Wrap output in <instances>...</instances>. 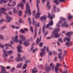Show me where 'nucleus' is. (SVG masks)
<instances>
[{
  "mask_svg": "<svg viewBox=\"0 0 73 73\" xmlns=\"http://www.w3.org/2000/svg\"><path fill=\"white\" fill-rule=\"evenodd\" d=\"M46 48L47 52L49 51L48 47H46V46H44L43 48H41V52L40 53V55L41 57L45 56V54H46V52H45Z\"/></svg>",
  "mask_w": 73,
  "mask_h": 73,
  "instance_id": "f257e3e1",
  "label": "nucleus"
},
{
  "mask_svg": "<svg viewBox=\"0 0 73 73\" xmlns=\"http://www.w3.org/2000/svg\"><path fill=\"white\" fill-rule=\"evenodd\" d=\"M36 0L37 3H38L36 4V7L37 9V11L38 13L36 14L35 17V18H36V19H38V18L40 17V15H41V11H40V9H39V7H38V3H40V1L39 0Z\"/></svg>",
  "mask_w": 73,
  "mask_h": 73,
  "instance_id": "f03ea898",
  "label": "nucleus"
},
{
  "mask_svg": "<svg viewBox=\"0 0 73 73\" xmlns=\"http://www.w3.org/2000/svg\"><path fill=\"white\" fill-rule=\"evenodd\" d=\"M26 9L27 11H25V15L24 16V18H25L27 17L26 14H27L28 15H31V14L30 7L28 2H26Z\"/></svg>",
  "mask_w": 73,
  "mask_h": 73,
  "instance_id": "7ed1b4c3",
  "label": "nucleus"
},
{
  "mask_svg": "<svg viewBox=\"0 0 73 73\" xmlns=\"http://www.w3.org/2000/svg\"><path fill=\"white\" fill-rule=\"evenodd\" d=\"M54 64L52 63H50V66H46L44 67V69H45L46 72L47 73H49V71L51 69H52V70H54Z\"/></svg>",
  "mask_w": 73,
  "mask_h": 73,
  "instance_id": "20e7f679",
  "label": "nucleus"
},
{
  "mask_svg": "<svg viewBox=\"0 0 73 73\" xmlns=\"http://www.w3.org/2000/svg\"><path fill=\"white\" fill-rule=\"evenodd\" d=\"M60 29L58 28L57 29H56V28L55 29L54 31L52 32V36L55 38L59 37L60 35L59 34H57V33H58V31H60Z\"/></svg>",
  "mask_w": 73,
  "mask_h": 73,
  "instance_id": "39448f33",
  "label": "nucleus"
},
{
  "mask_svg": "<svg viewBox=\"0 0 73 73\" xmlns=\"http://www.w3.org/2000/svg\"><path fill=\"white\" fill-rule=\"evenodd\" d=\"M12 9L11 7H7V9H6L5 8H1V9H0V17L1 16V13H4L5 15H8V14L5 12L4 11H7V10H11Z\"/></svg>",
  "mask_w": 73,
  "mask_h": 73,
  "instance_id": "423d86ee",
  "label": "nucleus"
},
{
  "mask_svg": "<svg viewBox=\"0 0 73 73\" xmlns=\"http://www.w3.org/2000/svg\"><path fill=\"white\" fill-rule=\"evenodd\" d=\"M73 34V32H70L68 33H66V35L67 36H68V37L65 38L64 39V41H66V40H67L68 41H70V40H71V37L70 36H72Z\"/></svg>",
  "mask_w": 73,
  "mask_h": 73,
  "instance_id": "0eeeda50",
  "label": "nucleus"
},
{
  "mask_svg": "<svg viewBox=\"0 0 73 73\" xmlns=\"http://www.w3.org/2000/svg\"><path fill=\"white\" fill-rule=\"evenodd\" d=\"M19 38H21L22 40H21V39H20L18 40V42H19L21 44H23V41H25L26 40V37L23 35H19Z\"/></svg>",
  "mask_w": 73,
  "mask_h": 73,
  "instance_id": "6e6552de",
  "label": "nucleus"
},
{
  "mask_svg": "<svg viewBox=\"0 0 73 73\" xmlns=\"http://www.w3.org/2000/svg\"><path fill=\"white\" fill-rule=\"evenodd\" d=\"M55 66H56L55 67L54 71L56 73H59V72H57L58 71V70H59L60 69V68H59L61 66V64H59V63H57L55 64Z\"/></svg>",
  "mask_w": 73,
  "mask_h": 73,
  "instance_id": "1a4fd4ad",
  "label": "nucleus"
},
{
  "mask_svg": "<svg viewBox=\"0 0 73 73\" xmlns=\"http://www.w3.org/2000/svg\"><path fill=\"white\" fill-rule=\"evenodd\" d=\"M12 38L13 41L11 40V44H13L15 42H18V35L16 36L15 38L12 37Z\"/></svg>",
  "mask_w": 73,
  "mask_h": 73,
  "instance_id": "9d476101",
  "label": "nucleus"
},
{
  "mask_svg": "<svg viewBox=\"0 0 73 73\" xmlns=\"http://www.w3.org/2000/svg\"><path fill=\"white\" fill-rule=\"evenodd\" d=\"M66 19L65 18L63 17H60V21H59L57 25V26L58 27H60L61 26L60 25V24L62 22H64V21H65Z\"/></svg>",
  "mask_w": 73,
  "mask_h": 73,
  "instance_id": "9b49d317",
  "label": "nucleus"
},
{
  "mask_svg": "<svg viewBox=\"0 0 73 73\" xmlns=\"http://www.w3.org/2000/svg\"><path fill=\"white\" fill-rule=\"evenodd\" d=\"M33 25H35V26H36V28H36V27H40V23H38L36 25V22H37L36 21H35V19L34 18H33Z\"/></svg>",
  "mask_w": 73,
  "mask_h": 73,
  "instance_id": "f8f14e48",
  "label": "nucleus"
},
{
  "mask_svg": "<svg viewBox=\"0 0 73 73\" xmlns=\"http://www.w3.org/2000/svg\"><path fill=\"white\" fill-rule=\"evenodd\" d=\"M21 3L20 4H19L17 6V7H21V9L22 10L23 9H24V3H23V2L22 1L21 2Z\"/></svg>",
  "mask_w": 73,
  "mask_h": 73,
  "instance_id": "ddd939ff",
  "label": "nucleus"
},
{
  "mask_svg": "<svg viewBox=\"0 0 73 73\" xmlns=\"http://www.w3.org/2000/svg\"><path fill=\"white\" fill-rule=\"evenodd\" d=\"M66 0H54V2L58 5L60 2H65Z\"/></svg>",
  "mask_w": 73,
  "mask_h": 73,
  "instance_id": "4468645a",
  "label": "nucleus"
},
{
  "mask_svg": "<svg viewBox=\"0 0 73 73\" xmlns=\"http://www.w3.org/2000/svg\"><path fill=\"white\" fill-rule=\"evenodd\" d=\"M46 19H47L46 16V15H44L42 16L40 18V20L41 21H44V20H46Z\"/></svg>",
  "mask_w": 73,
  "mask_h": 73,
  "instance_id": "2eb2a0df",
  "label": "nucleus"
},
{
  "mask_svg": "<svg viewBox=\"0 0 73 73\" xmlns=\"http://www.w3.org/2000/svg\"><path fill=\"white\" fill-rule=\"evenodd\" d=\"M1 68H2V73H9V72H6V70H5V67L2 66H1Z\"/></svg>",
  "mask_w": 73,
  "mask_h": 73,
  "instance_id": "dca6fc26",
  "label": "nucleus"
},
{
  "mask_svg": "<svg viewBox=\"0 0 73 73\" xmlns=\"http://www.w3.org/2000/svg\"><path fill=\"white\" fill-rule=\"evenodd\" d=\"M18 55L19 57L16 58L15 59V60L16 61H17H17H19L21 60V58H20V57H21V55H20V54L18 53Z\"/></svg>",
  "mask_w": 73,
  "mask_h": 73,
  "instance_id": "f3484780",
  "label": "nucleus"
},
{
  "mask_svg": "<svg viewBox=\"0 0 73 73\" xmlns=\"http://www.w3.org/2000/svg\"><path fill=\"white\" fill-rule=\"evenodd\" d=\"M3 52L5 54L3 55L4 57L5 58L4 60L5 61L6 60V58H5V56H8V54H7V52L5 51V50H3Z\"/></svg>",
  "mask_w": 73,
  "mask_h": 73,
  "instance_id": "a211bd4d",
  "label": "nucleus"
},
{
  "mask_svg": "<svg viewBox=\"0 0 73 73\" xmlns=\"http://www.w3.org/2000/svg\"><path fill=\"white\" fill-rule=\"evenodd\" d=\"M66 23H67V21H65L64 23L62 24V27H68L69 25L67 24Z\"/></svg>",
  "mask_w": 73,
  "mask_h": 73,
  "instance_id": "6ab92c4d",
  "label": "nucleus"
},
{
  "mask_svg": "<svg viewBox=\"0 0 73 73\" xmlns=\"http://www.w3.org/2000/svg\"><path fill=\"white\" fill-rule=\"evenodd\" d=\"M17 48L18 49V52H23V50H21V49L23 48L22 46L19 45L17 46Z\"/></svg>",
  "mask_w": 73,
  "mask_h": 73,
  "instance_id": "aec40b11",
  "label": "nucleus"
},
{
  "mask_svg": "<svg viewBox=\"0 0 73 73\" xmlns=\"http://www.w3.org/2000/svg\"><path fill=\"white\" fill-rule=\"evenodd\" d=\"M53 25V21H50V23H48V25H46V29L49 27V25H50L51 26H52V25Z\"/></svg>",
  "mask_w": 73,
  "mask_h": 73,
  "instance_id": "412c9836",
  "label": "nucleus"
},
{
  "mask_svg": "<svg viewBox=\"0 0 73 73\" xmlns=\"http://www.w3.org/2000/svg\"><path fill=\"white\" fill-rule=\"evenodd\" d=\"M25 41V42L23 43V44L25 45L26 46H28V45H29L30 44L28 42H29V40H26V39Z\"/></svg>",
  "mask_w": 73,
  "mask_h": 73,
  "instance_id": "4be33fe9",
  "label": "nucleus"
},
{
  "mask_svg": "<svg viewBox=\"0 0 73 73\" xmlns=\"http://www.w3.org/2000/svg\"><path fill=\"white\" fill-rule=\"evenodd\" d=\"M62 55V52H60L59 54L58 57L59 58H60V61H62V60H63V57L61 56Z\"/></svg>",
  "mask_w": 73,
  "mask_h": 73,
  "instance_id": "5701e85b",
  "label": "nucleus"
},
{
  "mask_svg": "<svg viewBox=\"0 0 73 73\" xmlns=\"http://www.w3.org/2000/svg\"><path fill=\"white\" fill-rule=\"evenodd\" d=\"M66 46H68V47H69V46H72L73 45V44H72L71 42L68 41L66 42Z\"/></svg>",
  "mask_w": 73,
  "mask_h": 73,
  "instance_id": "b1692460",
  "label": "nucleus"
},
{
  "mask_svg": "<svg viewBox=\"0 0 73 73\" xmlns=\"http://www.w3.org/2000/svg\"><path fill=\"white\" fill-rule=\"evenodd\" d=\"M37 29H36V26H35V34L34 35L35 38H36V36H37Z\"/></svg>",
  "mask_w": 73,
  "mask_h": 73,
  "instance_id": "393cba45",
  "label": "nucleus"
},
{
  "mask_svg": "<svg viewBox=\"0 0 73 73\" xmlns=\"http://www.w3.org/2000/svg\"><path fill=\"white\" fill-rule=\"evenodd\" d=\"M41 41V37H40V39L38 40V38H37L36 39V44L37 45L39 43H40V42Z\"/></svg>",
  "mask_w": 73,
  "mask_h": 73,
  "instance_id": "a878e982",
  "label": "nucleus"
},
{
  "mask_svg": "<svg viewBox=\"0 0 73 73\" xmlns=\"http://www.w3.org/2000/svg\"><path fill=\"white\" fill-rule=\"evenodd\" d=\"M6 18L7 19V20L6 19V21H7V22H10V21L12 20V18L10 17H9L8 16H7L6 17Z\"/></svg>",
  "mask_w": 73,
  "mask_h": 73,
  "instance_id": "bb28decb",
  "label": "nucleus"
},
{
  "mask_svg": "<svg viewBox=\"0 0 73 73\" xmlns=\"http://www.w3.org/2000/svg\"><path fill=\"white\" fill-rule=\"evenodd\" d=\"M50 3V2L49 1H47V7L48 9H50V5H49V3Z\"/></svg>",
  "mask_w": 73,
  "mask_h": 73,
  "instance_id": "cd10ccee",
  "label": "nucleus"
},
{
  "mask_svg": "<svg viewBox=\"0 0 73 73\" xmlns=\"http://www.w3.org/2000/svg\"><path fill=\"white\" fill-rule=\"evenodd\" d=\"M53 8L52 12H56V6L55 5H53Z\"/></svg>",
  "mask_w": 73,
  "mask_h": 73,
  "instance_id": "c85d7f7f",
  "label": "nucleus"
},
{
  "mask_svg": "<svg viewBox=\"0 0 73 73\" xmlns=\"http://www.w3.org/2000/svg\"><path fill=\"white\" fill-rule=\"evenodd\" d=\"M8 1L7 0H1L0 1V4H3V3H7Z\"/></svg>",
  "mask_w": 73,
  "mask_h": 73,
  "instance_id": "c756f323",
  "label": "nucleus"
},
{
  "mask_svg": "<svg viewBox=\"0 0 73 73\" xmlns=\"http://www.w3.org/2000/svg\"><path fill=\"white\" fill-rule=\"evenodd\" d=\"M50 16V13H48V17H50V19L51 20H52V19L53 18V17H55L54 15H53L52 16Z\"/></svg>",
  "mask_w": 73,
  "mask_h": 73,
  "instance_id": "7c9ffc66",
  "label": "nucleus"
},
{
  "mask_svg": "<svg viewBox=\"0 0 73 73\" xmlns=\"http://www.w3.org/2000/svg\"><path fill=\"white\" fill-rule=\"evenodd\" d=\"M4 45L5 46H7L6 47V48L7 49H9V47L8 46H11V44L8 43V44H4Z\"/></svg>",
  "mask_w": 73,
  "mask_h": 73,
  "instance_id": "2f4dec72",
  "label": "nucleus"
},
{
  "mask_svg": "<svg viewBox=\"0 0 73 73\" xmlns=\"http://www.w3.org/2000/svg\"><path fill=\"white\" fill-rule=\"evenodd\" d=\"M13 12L15 14L16 13H17V9H16V8H14L13 9Z\"/></svg>",
  "mask_w": 73,
  "mask_h": 73,
  "instance_id": "473e14b6",
  "label": "nucleus"
},
{
  "mask_svg": "<svg viewBox=\"0 0 73 73\" xmlns=\"http://www.w3.org/2000/svg\"><path fill=\"white\" fill-rule=\"evenodd\" d=\"M36 72H37V71L36 70L35 68H34L32 70V73H35Z\"/></svg>",
  "mask_w": 73,
  "mask_h": 73,
  "instance_id": "72a5a7b5",
  "label": "nucleus"
},
{
  "mask_svg": "<svg viewBox=\"0 0 73 73\" xmlns=\"http://www.w3.org/2000/svg\"><path fill=\"white\" fill-rule=\"evenodd\" d=\"M15 70V67H13L10 70V72L12 73H13Z\"/></svg>",
  "mask_w": 73,
  "mask_h": 73,
  "instance_id": "f704fd0d",
  "label": "nucleus"
},
{
  "mask_svg": "<svg viewBox=\"0 0 73 73\" xmlns=\"http://www.w3.org/2000/svg\"><path fill=\"white\" fill-rule=\"evenodd\" d=\"M13 5H12L13 6V7H15L16 5V1H13Z\"/></svg>",
  "mask_w": 73,
  "mask_h": 73,
  "instance_id": "c9c22d12",
  "label": "nucleus"
},
{
  "mask_svg": "<svg viewBox=\"0 0 73 73\" xmlns=\"http://www.w3.org/2000/svg\"><path fill=\"white\" fill-rule=\"evenodd\" d=\"M18 13L19 15V16H21L22 13H23V11L21 10H19L18 11Z\"/></svg>",
  "mask_w": 73,
  "mask_h": 73,
  "instance_id": "e433bc0d",
  "label": "nucleus"
},
{
  "mask_svg": "<svg viewBox=\"0 0 73 73\" xmlns=\"http://www.w3.org/2000/svg\"><path fill=\"white\" fill-rule=\"evenodd\" d=\"M27 64L25 63L23 65V69H25V68H26V67H27Z\"/></svg>",
  "mask_w": 73,
  "mask_h": 73,
  "instance_id": "4c0bfd02",
  "label": "nucleus"
},
{
  "mask_svg": "<svg viewBox=\"0 0 73 73\" xmlns=\"http://www.w3.org/2000/svg\"><path fill=\"white\" fill-rule=\"evenodd\" d=\"M8 53L9 54H11L13 53V52L12 50L9 51H8Z\"/></svg>",
  "mask_w": 73,
  "mask_h": 73,
  "instance_id": "58836bf2",
  "label": "nucleus"
},
{
  "mask_svg": "<svg viewBox=\"0 0 73 73\" xmlns=\"http://www.w3.org/2000/svg\"><path fill=\"white\" fill-rule=\"evenodd\" d=\"M19 22L21 23H22L23 22V19L21 18H20L19 19Z\"/></svg>",
  "mask_w": 73,
  "mask_h": 73,
  "instance_id": "ea45409f",
  "label": "nucleus"
},
{
  "mask_svg": "<svg viewBox=\"0 0 73 73\" xmlns=\"http://www.w3.org/2000/svg\"><path fill=\"white\" fill-rule=\"evenodd\" d=\"M39 46L41 48V47H42V46H43V43L41 42L39 44Z\"/></svg>",
  "mask_w": 73,
  "mask_h": 73,
  "instance_id": "a19ab883",
  "label": "nucleus"
},
{
  "mask_svg": "<svg viewBox=\"0 0 73 73\" xmlns=\"http://www.w3.org/2000/svg\"><path fill=\"white\" fill-rule=\"evenodd\" d=\"M30 28L31 31L32 33H33V27H30Z\"/></svg>",
  "mask_w": 73,
  "mask_h": 73,
  "instance_id": "79ce46f5",
  "label": "nucleus"
},
{
  "mask_svg": "<svg viewBox=\"0 0 73 73\" xmlns=\"http://www.w3.org/2000/svg\"><path fill=\"white\" fill-rule=\"evenodd\" d=\"M26 56H23V57L22 60L21 61H22L23 60L25 61V60H26Z\"/></svg>",
  "mask_w": 73,
  "mask_h": 73,
  "instance_id": "37998d69",
  "label": "nucleus"
},
{
  "mask_svg": "<svg viewBox=\"0 0 73 73\" xmlns=\"http://www.w3.org/2000/svg\"><path fill=\"white\" fill-rule=\"evenodd\" d=\"M48 33H49V31H47L45 32V33H44V36L45 37H46V35H48Z\"/></svg>",
  "mask_w": 73,
  "mask_h": 73,
  "instance_id": "c03bdc74",
  "label": "nucleus"
},
{
  "mask_svg": "<svg viewBox=\"0 0 73 73\" xmlns=\"http://www.w3.org/2000/svg\"><path fill=\"white\" fill-rule=\"evenodd\" d=\"M45 25H44L43 27L42 31L43 33H45Z\"/></svg>",
  "mask_w": 73,
  "mask_h": 73,
  "instance_id": "a18cd8bd",
  "label": "nucleus"
},
{
  "mask_svg": "<svg viewBox=\"0 0 73 73\" xmlns=\"http://www.w3.org/2000/svg\"><path fill=\"white\" fill-rule=\"evenodd\" d=\"M20 31L22 33H24L25 32V31L22 29H21L20 30Z\"/></svg>",
  "mask_w": 73,
  "mask_h": 73,
  "instance_id": "49530a36",
  "label": "nucleus"
},
{
  "mask_svg": "<svg viewBox=\"0 0 73 73\" xmlns=\"http://www.w3.org/2000/svg\"><path fill=\"white\" fill-rule=\"evenodd\" d=\"M72 18V16L71 15H69L68 17V19L69 20H70Z\"/></svg>",
  "mask_w": 73,
  "mask_h": 73,
  "instance_id": "de8ad7c7",
  "label": "nucleus"
},
{
  "mask_svg": "<svg viewBox=\"0 0 73 73\" xmlns=\"http://www.w3.org/2000/svg\"><path fill=\"white\" fill-rule=\"evenodd\" d=\"M28 22L30 24H31V18L30 17L28 18Z\"/></svg>",
  "mask_w": 73,
  "mask_h": 73,
  "instance_id": "09e8293b",
  "label": "nucleus"
},
{
  "mask_svg": "<svg viewBox=\"0 0 73 73\" xmlns=\"http://www.w3.org/2000/svg\"><path fill=\"white\" fill-rule=\"evenodd\" d=\"M38 66L39 68H41L42 67V66L41 64H39L38 65Z\"/></svg>",
  "mask_w": 73,
  "mask_h": 73,
  "instance_id": "8fccbe9b",
  "label": "nucleus"
},
{
  "mask_svg": "<svg viewBox=\"0 0 73 73\" xmlns=\"http://www.w3.org/2000/svg\"><path fill=\"white\" fill-rule=\"evenodd\" d=\"M53 53L55 55H56V54H57V52H56L55 50H54L53 51Z\"/></svg>",
  "mask_w": 73,
  "mask_h": 73,
  "instance_id": "3c124183",
  "label": "nucleus"
},
{
  "mask_svg": "<svg viewBox=\"0 0 73 73\" xmlns=\"http://www.w3.org/2000/svg\"><path fill=\"white\" fill-rule=\"evenodd\" d=\"M21 66H22V64L21 63L20 64L18 65V67L19 68H20L21 67Z\"/></svg>",
  "mask_w": 73,
  "mask_h": 73,
  "instance_id": "603ef678",
  "label": "nucleus"
},
{
  "mask_svg": "<svg viewBox=\"0 0 73 73\" xmlns=\"http://www.w3.org/2000/svg\"><path fill=\"white\" fill-rule=\"evenodd\" d=\"M48 54L50 56H52V51H50L49 52Z\"/></svg>",
  "mask_w": 73,
  "mask_h": 73,
  "instance_id": "864d4df0",
  "label": "nucleus"
},
{
  "mask_svg": "<svg viewBox=\"0 0 73 73\" xmlns=\"http://www.w3.org/2000/svg\"><path fill=\"white\" fill-rule=\"evenodd\" d=\"M59 41H60L61 42H62V39L61 38H60L58 40Z\"/></svg>",
  "mask_w": 73,
  "mask_h": 73,
  "instance_id": "5fc2aeb1",
  "label": "nucleus"
},
{
  "mask_svg": "<svg viewBox=\"0 0 73 73\" xmlns=\"http://www.w3.org/2000/svg\"><path fill=\"white\" fill-rule=\"evenodd\" d=\"M11 66H7L6 67V68L7 69H9L10 68H11Z\"/></svg>",
  "mask_w": 73,
  "mask_h": 73,
  "instance_id": "6e6d98bb",
  "label": "nucleus"
},
{
  "mask_svg": "<svg viewBox=\"0 0 73 73\" xmlns=\"http://www.w3.org/2000/svg\"><path fill=\"white\" fill-rule=\"evenodd\" d=\"M11 27H12L13 28H14V29L16 28V27L13 25H11Z\"/></svg>",
  "mask_w": 73,
  "mask_h": 73,
  "instance_id": "4d7b16f0",
  "label": "nucleus"
},
{
  "mask_svg": "<svg viewBox=\"0 0 73 73\" xmlns=\"http://www.w3.org/2000/svg\"><path fill=\"white\" fill-rule=\"evenodd\" d=\"M41 27H40L39 30V35H40V33H41Z\"/></svg>",
  "mask_w": 73,
  "mask_h": 73,
  "instance_id": "13d9d810",
  "label": "nucleus"
},
{
  "mask_svg": "<svg viewBox=\"0 0 73 73\" xmlns=\"http://www.w3.org/2000/svg\"><path fill=\"white\" fill-rule=\"evenodd\" d=\"M0 37H1L2 40H3V39H4V38H3V35H0Z\"/></svg>",
  "mask_w": 73,
  "mask_h": 73,
  "instance_id": "bf43d9fd",
  "label": "nucleus"
},
{
  "mask_svg": "<svg viewBox=\"0 0 73 73\" xmlns=\"http://www.w3.org/2000/svg\"><path fill=\"white\" fill-rule=\"evenodd\" d=\"M63 65L65 68H68V66H66V64H65V63L64 62H63Z\"/></svg>",
  "mask_w": 73,
  "mask_h": 73,
  "instance_id": "052dcab7",
  "label": "nucleus"
},
{
  "mask_svg": "<svg viewBox=\"0 0 73 73\" xmlns=\"http://www.w3.org/2000/svg\"><path fill=\"white\" fill-rule=\"evenodd\" d=\"M0 46L1 47V48H4V46L2 44H0Z\"/></svg>",
  "mask_w": 73,
  "mask_h": 73,
  "instance_id": "680f3d73",
  "label": "nucleus"
},
{
  "mask_svg": "<svg viewBox=\"0 0 73 73\" xmlns=\"http://www.w3.org/2000/svg\"><path fill=\"white\" fill-rule=\"evenodd\" d=\"M7 5L9 6V7H13L12 5H11L10 3H9L8 4H7Z\"/></svg>",
  "mask_w": 73,
  "mask_h": 73,
  "instance_id": "e2e57ef3",
  "label": "nucleus"
},
{
  "mask_svg": "<svg viewBox=\"0 0 73 73\" xmlns=\"http://www.w3.org/2000/svg\"><path fill=\"white\" fill-rule=\"evenodd\" d=\"M48 29H50V30H52V29H53V28H52V27H49Z\"/></svg>",
  "mask_w": 73,
  "mask_h": 73,
  "instance_id": "0e129e2a",
  "label": "nucleus"
},
{
  "mask_svg": "<svg viewBox=\"0 0 73 73\" xmlns=\"http://www.w3.org/2000/svg\"><path fill=\"white\" fill-rule=\"evenodd\" d=\"M8 13L11 15L12 14V11H9Z\"/></svg>",
  "mask_w": 73,
  "mask_h": 73,
  "instance_id": "69168bd1",
  "label": "nucleus"
},
{
  "mask_svg": "<svg viewBox=\"0 0 73 73\" xmlns=\"http://www.w3.org/2000/svg\"><path fill=\"white\" fill-rule=\"evenodd\" d=\"M4 19H2L1 20H0V23H1L2 22H3V21H4Z\"/></svg>",
  "mask_w": 73,
  "mask_h": 73,
  "instance_id": "338daca9",
  "label": "nucleus"
},
{
  "mask_svg": "<svg viewBox=\"0 0 73 73\" xmlns=\"http://www.w3.org/2000/svg\"><path fill=\"white\" fill-rule=\"evenodd\" d=\"M57 57L55 56V58L54 59V61H57Z\"/></svg>",
  "mask_w": 73,
  "mask_h": 73,
  "instance_id": "774afa93",
  "label": "nucleus"
}]
</instances>
